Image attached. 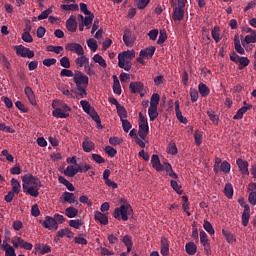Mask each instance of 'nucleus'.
Segmentation results:
<instances>
[{"label":"nucleus","instance_id":"393cba45","mask_svg":"<svg viewBox=\"0 0 256 256\" xmlns=\"http://www.w3.org/2000/svg\"><path fill=\"white\" fill-rule=\"evenodd\" d=\"M16 241H18V247H21V249H25L26 251H31V249H33V244L25 242L21 237H17Z\"/></svg>","mask_w":256,"mask_h":256},{"label":"nucleus","instance_id":"cd10ccee","mask_svg":"<svg viewBox=\"0 0 256 256\" xmlns=\"http://www.w3.org/2000/svg\"><path fill=\"white\" fill-rule=\"evenodd\" d=\"M164 170L172 179H179V176L173 171V167H171V164L169 162H164Z\"/></svg>","mask_w":256,"mask_h":256},{"label":"nucleus","instance_id":"ea45409f","mask_svg":"<svg viewBox=\"0 0 256 256\" xmlns=\"http://www.w3.org/2000/svg\"><path fill=\"white\" fill-rule=\"evenodd\" d=\"M11 185H12V192L19 195V193H21V184H19V181L15 178H12Z\"/></svg>","mask_w":256,"mask_h":256},{"label":"nucleus","instance_id":"7ed1b4c3","mask_svg":"<svg viewBox=\"0 0 256 256\" xmlns=\"http://www.w3.org/2000/svg\"><path fill=\"white\" fill-rule=\"evenodd\" d=\"M129 215L133 217V208L129 204L121 205L120 208H115L113 213L114 219L122 218V221H127Z\"/></svg>","mask_w":256,"mask_h":256},{"label":"nucleus","instance_id":"49530a36","mask_svg":"<svg viewBox=\"0 0 256 256\" xmlns=\"http://www.w3.org/2000/svg\"><path fill=\"white\" fill-rule=\"evenodd\" d=\"M64 175L66 177H75V175H77V171L75 170V167L67 166V168L64 170Z\"/></svg>","mask_w":256,"mask_h":256},{"label":"nucleus","instance_id":"4c0bfd02","mask_svg":"<svg viewBox=\"0 0 256 256\" xmlns=\"http://www.w3.org/2000/svg\"><path fill=\"white\" fill-rule=\"evenodd\" d=\"M93 61L95 63H98L100 67H103V69H107V62H105V59H103V56L99 54H95L93 57Z\"/></svg>","mask_w":256,"mask_h":256},{"label":"nucleus","instance_id":"bb28decb","mask_svg":"<svg viewBox=\"0 0 256 256\" xmlns=\"http://www.w3.org/2000/svg\"><path fill=\"white\" fill-rule=\"evenodd\" d=\"M62 199H64V203H78L74 193L64 192L62 195Z\"/></svg>","mask_w":256,"mask_h":256},{"label":"nucleus","instance_id":"9d476101","mask_svg":"<svg viewBox=\"0 0 256 256\" xmlns=\"http://www.w3.org/2000/svg\"><path fill=\"white\" fill-rule=\"evenodd\" d=\"M66 51H70L71 53H76V55H85V50L83 46L79 43H68L66 45Z\"/></svg>","mask_w":256,"mask_h":256},{"label":"nucleus","instance_id":"603ef678","mask_svg":"<svg viewBox=\"0 0 256 256\" xmlns=\"http://www.w3.org/2000/svg\"><path fill=\"white\" fill-rule=\"evenodd\" d=\"M60 65L61 67H64V69H70L71 68V61L69 60V57L64 56L60 59Z\"/></svg>","mask_w":256,"mask_h":256},{"label":"nucleus","instance_id":"c756f323","mask_svg":"<svg viewBox=\"0 0 256 256\" xmlns=\"http://www.w3.org/2000/svg\"><path fill=\"white\" fill-rule=\"evenodd\" d=\"M52 115L56 117V119H67V117H69V113L63 112L61 108L54 109Z\"/></svg>","mask_w":256,"mask_h":256},{"label":"nucleus","instance_id":"09e8293b","mask_svg":"<svg viewBox=\"0 0 256 256\" xmlns=\"http://www.w3.org/2000/svg\"><path fill=\"white\" fill-rule=\"evenodd\" d=\"M203 227H204L205 231H207V233H209V235H215V229H213V225L211 224V222L205 220Z\"/></svg>","mask_w":256,"mask_h":256},{"label":"nucleus","instance_id":"37998d69","mask_svg":"<svg viewBox=\"0 0 256 256\" xmlns=\"http://www.w3.org/2000/svg\"><path fill=\"white\" fill-rule=\"evenodd\" d=\"M159 101H161V97L159 94L154 93L150 98V107H158Z\"/></svg>","mask_w":256,"mask_h":256},{"label":"nucleus","instance_id":"473e14b6","mask_svg":"<svg viewBox=\"0 0 256 256\" xmlns=\"http://www.w3.org/2000/svg\"><path fill=\"white\" fill-rule=\"evenodd\" d=\"M122 242L127 247V253H131V249H133V240L131 236L125 235L122 239Z\"/></svg>","mask_w":256,"mask_h":256},{"label":"nucleus","instance_id":"5701e85b","mask_svg":"<svg viewBox=\"0 0 256 256\" xmlns=\"http://www.w3.org/2000/svg\"><path fill=\"white\" fill-rule=\"evenodd\" d=\"M155 46L148 47L144 50L140 51V57H147L148 59H151L153 55H155Z\"/></svg>","mask_w":256,"mask_h":256},{"label":"nucleus","instance_id":"3c124183","mask_svg":"<svg viewBox=\"0 0 256 256\" xmlns=\"http://www.w3.org/2000/svg\"><path fill=\"white\" fill-rule=\"evenodd\" d=\"M86 15H88V16H86L84 18V20H82L83 25H85V27H89V25H91L93 23V19H95V14L90 13V14H86Z\"/></svg>","mask_w":256,"mask_h":256},{"label":"nucleus","instance_id":"0e129e2a","mask_svg":"<svg viewBox=\"0 0 256 256\" xmlns=\"http://www.w3.org/2000/svg\"><path fill=\"white\" fill-rule=\"evenodd\" d=\"M212 38L214 39V41H216V43H219V41H221V37L219 36V27L216 26L214 27V29H212Z\"/></svg>","mask_w":256,"mask_h":256},{"label":"nucleus","instance_id":"052dcab7","mask_svg":"<svg viewBox=\"0 0 256 256\" xmlns=\"http://www.w3.org/2000/svg\"><path fill=\"white\" fill-rule=\"evenodd\" d=\"M104 151L109 157H115V155H117V150L112 146H106Z\"/></svg>","mask_w":256,"mask_h":256},{"label":"nucleus","instance_id":"6ab92c4d","mask_svg":"<svg viewBox=\"0 0 256 256\" xmlns=\"http://www.w3.org/2000/svg\"><path fill=\"white\" fill-rule=\"evenodd\" d=\"M24 93L26 97H28V101H30L31 105H37V100L35 99V92H33V89L29 86H27L24 89Z\"/></svg>","mask_w":256,"mask_h":256},{"label":"nucleus","instance_id":"9b49d317","mask_svg":"<svg viewBox=\"0 0 256 256\" xmlns=\"http://www.w3.org/2000/svg\"><path fill=\"white\" fill-rule=\"evenodd\" d=\"M151 164L153 169L157 170L158 172L164 171L165 169V163L163 165L161 164V160L157 154L152 155Z\"/></svg>","mask_w":256,"mask_h":256},{"label":"nucleus","instance_id":"a878e982","mask_svg":"<svg viewBox=\"0 0 256 256\" xmlns=\"http://www.w3.org/2000/svg\"><path fill=\"white\" fill-rule=\"evenodd\" d=\"M234 47L235 51L240 55H245V49L241 46V41L239 40V35L234 36Z\"/></svg>","mask_w":256,"mask_h":256},{"label":"nucleus","instance_id":"4468645a","mask_svg":"<svg viewBox=\"0 0 256 256\" xmlns=\"http://www.w3.org/2000/svg\"><path fill=\"white\" fill-rule=\"evenodd\" d=\"M239 171L242 173V175H248L249 174V162L238 158L236 161Z\"/></svg>","mask_w":256,"mask_h":256},{"label":"nucleus","instance_id":"dca6fc26","mask_svg":"<svg viewBox=\"0 0 256 256\" xmlns=\"http://www.w3.org/2000/svg\"><path fill=\"white\" fill-rule=\"evenodd\" d=\"M130 93H141L145 89L143 82H131L129 85Z\"/></svg>","mask_w":256,"mask_h":256},{"label":"nucleus","instance_id":"680f3d73","mask_svg":"<svg viewBox=\"0 0 256 256\" xmlns=\"http://www.w3.org/2000/svg\"><path fill=\"white\" fill-rule=\"evenodd\" d=\"M138 9H145L151 0H134Z\"/></svg>","mask_w":256,"mask_h":256},{"label":"nucleus","instance_id":"7c9ffc66","mask_svg":"<svg viewBox=\"0 0 256 256\" xmlns=\"http://www.w3.org/2000/svg\"><path fill=\"white\" fill-rule=\"evenodd\" d=\"M185 249L188 255H195V253H197V244L194 242H188Z\"/></svg>","mask_w":256,"mask_h":256},{"label":"nucleus","instance_id":"1a4fd4ad","mask_svg":"<svg viewBox=\"0 0 256 256\" xmlns=\"http://www.w3.org/2000/svg\"><path fill=\"white\" fill-rule=\"evenodd\" d=\"M42 226L45 229L49 230L55 229V231H57V229H59V224L57 223V220L51 216H46L45 221H42Z\"/></svg>","mask_w":256,"mask_h":256},{"label":"nucleus","instance_id":"c85d7f7f","mask_svg":"<svg viewBox=\"0 0 256 256\" xmlns=\"http://www.w3.org/2000/svg\"><path fill=\"white\" fill-rule=\"evenodd\" d=\"M24 193H27L28 195H31V197H39V186H31L27 187L25 190H23Z\"/></svg>","mask_w":256,"mask_h":256},{"label":"nucleus","instance_id":"72a5a7b5","mask_svg":"<svg viewBox=\"0 0 256 256\" xmlns=\"http://www.w3.org/2000/svg\"><path fill=\"white\" fill-rule=\"evenodd\" d=\"M65 215L66 217H69V219H73L79 215V210H77L75 207H68L65 209Z\"/></svg>","mask_w":256,"mask_h":256},{"label":"nucleus","instance_id":"e2e57ef3","mask_svg":"<svg viewBox=\"0 0 256 256\" xmlns=\"http://www.w3.org/2000/svg\"><path fill=\"white\" fill-rule=\"evenodd\" d=\"M220 171L223 173H229V171H231V164L227 161L222 162L220 165Z\"/></svg>","mask_w":256,"mask_h":256},{"label":"nucleus","instance_id":"f704fd0d","mask_svg":"<svg viewBox=\"0 0 256 256\" xmlns=\"http://www.w3.org/2000/svg\"><path fill=\"white\" fill-rule=\"evenodd\" d=\"M175 111H176V116L178 121H180V123H187V118L183 117V114L181 113V110L179 109V101L175 102Z\"/></svg>","mask_w":256,"mask_h":256},{"label":"nucleus","instance_id":"e433bc0d","mask_svg":"<svg viewBox=\"0 0 256 256\" xmlns=\"http://www.w3.org/2000/svg\"><path fill=\"white\" fill-rule=\"evenodd\" d=\"M148 114L150 117V121H155V119L159 117V112H157V106H150L148 109Z\"/></svg>","mask_w":256,"mask_h":256},{"label":"nucleus","instance_id":"de8ad7c7","mask_svg":"<svg viewBox=\"0 0 256 256\" xmlns=\"http://www.w3.org/2000/svg\"><path fill=\"white\" fill-rule=\"evenodd\" d=\"M61 9H63V11H79V5L77 4H62L61 5Z\"/></svg>","mask_w":256,"mask_h":256},{"label":"nucleus","instance_id":"6e6552de","mask_svg":"<svg viewBox=\"0 0 256 256\" xmlns=\"http://www.w3.org/2000/svg\"><path fill=\"white\" fill-rule=\"evenodd\" d=\"M200 243L204 247L206 255H211V243H209V238L205 231H200Z\"/></svg>","mask_w":256,"mask_h":256},{"label":"nucleus","instance_id":"423d86ee","mask_svg":"<svg viewBox=\"0 0 256 256\" xmlns=\"http://www.w3.org/2000/svg\"><path fill=\"white\" fill-rule=\"evenodd\" d=\"M14 50L19 57H28V59H33V57H35V52L29 48H25L23 45L14 46Z\"/></svg>","mask_w":256,"mask_h":256},{"label":"nucleus","instance_id":"ddd939ff","mask_svg":"<svg viewBox=\"0 0 256 256\" xmlns=\"http://www.w3.org/2000/svg\"><path fill=\"white\" fill-rule=\"evenodd\" d=\"M82 149L85 153H91V151H95V144L93 141H91V139H89V136L84 138Z\"/></svg>","mask_w":256,"mask_h":256},{"label":"nucleus","instance_id":"2f4dec72","mask_svg":"<svg viewBox=\"0 0 256 256\" xmlns=\"http://www.w3.org/2000/svg\"><path fill=\"white\" fill-rule=\"evenodd\" d=\"M58 181L59 183H62V185H65L68 191H75V186H73V184L69 182V180H67L65 177L59 176Z\"/></svg>","mask_w":256,"mask_h":256},{"label":"nucleus","instance_id":"8fccbe9b","mask_svg":"<svg viewBox=\"0 0 256 256\" xmlns=\"http://www.w3.org/2000/svg\"><path fill=\"white\" fill-rule=\"evenodd\" d=\"M245 43L247 45L251 44V43H256V33L251 34V35H247L244 38V41H242V45H245Z\"/></svg>","mask_w":256,"mask_h":256},{"label":"nucleus","instance_id":"20e7f679","mask_svg":"<svg viewBox=\"0 0 256 256\" xmlns=\"http://www.w3.org/2000/svg\"><path fill=\"white\" fill-rule=\"evenodd\" d=\"M22 181H23V185H22V189L23 191H25V189H27V187L29 185H32L33 187L39 186V187H43V184L41 183V180H39V178L33 176V174H25L24 176H22Z\"/></svg>","mask_w":256,"mask_h":256},{"label":"nucleus","instance_id":"f03ea898","mask_svg":"<svg viewBox=\"0 0 256 256\" xmlns=\"http://www.w3.org/2000/svg\"><path fill=\"white\" fill-rule=\"evenodd\" d=\"M131 59H135V50H127L118 54V67L124 71H131Z\"/></svg>","mask_w":256,"mask_h":256},{"label":"nucleus","instance_id":"412c9836","mask_svg":"<svg viewBox=\"0 0 256 256\" xmlns=\"http://www.w3.org/2000/svg\"><path fill=\"white\" fill-rule=\"evenodd\" d=\"M161 255L167 256L169 255V240L165 237L161 238Z\"/></svg>","mask_w":256,"mask_h":256},{"label":"nucleus","instance_id":"338daca9","mask_svg":"<svg viewBox=\"0 0 256 256\" xmlns=\"http://www.w3.org/2000/svg\"><path fill=\"white\" fill-rule=\"evenodd\" d=\"M109 143L114 146L121 145L123 143V139L119 137H110Z\"/></svg>","mask_w":256,"mask_h":256},{"label":"nucleus","instance_id":"aec40b11","mask_svg":"<svg viewBox=\"0 0 256 256\" xmlns=\"http://www.w3.org/2000/svg\"><path fill=\"white\" fill-rule=\"evenodd\" d=\"M76 67L79 69L81 67H85V65H89V58L85 56V54L80 55V57L76 58L74 61Z\"/></svg>","mask_w":256,"mask_h":256},{"label":"nucleus","instance_id":"a211bd4d","mask_svg":"<svg viewBox=\"0 0 256 256\" xmlns=\"http://www.w3.org/2000/svg\"><path fill=\"white\" fill-rule=\"evenodd\" d=\"M138 135L143 141H145L147 139V135H149V124H139Z\"/></svg>","mask_w":256,"mask_h":256},{"label":"nucleus","instance_id":"bf43d9fd","mask_svg":"<svg viewBox=\"0 0 256 256\" xmlns=\"http://www.w3.org/2000/svg\"><path fill=\"white\" fill-rule=\"evenodd\" d=\"M194 139L197 147H199L203 143V134L199 132L198 130L194 133Z\"/></svg>","mask_w":256,"mask_h":256},{"label":"nucleus","instance_id":"5fc2aeb1","mask_svg":"<svg viewBox=\"0 0 256 256\" xmlns=\"http://www.w3.org/2000/svg\"><path fill=\"white\" fill-rule=\"evenodd\" d=\"M87 45L88 47L91 49V51H97L99 45H97V40H95L94 38H90L89 40H87Z\"/></svg>","mask_w":256,"mask_h":256},{"label":"nucleus","instance_id":"4d7b16f0","mask_svg":"<svg viewBox=\"0 0 256 256\" xmlns=\"http://www.w3.org/2000/svg\"><path fill=\"white\" fill-rule=\"evenodd\" d=\"M165 41H167V31L160 30V35H159V38L157 40V44L158 45H163V43H165Z\"/></svg>","mask_w":256,"mask_h":256},{"label":"nucleus","instance_id":"f257e3e1","mask_svg":"<svg viewBox=\"0 0 256 256\" xmlns=\"http://www.w3.org/2000/svg\"><path fill=\"white\" fill-rule=\"evenodd\" d=\"M73 81L76 85V89L72 90V93L76 95V99H84L87 97V87H89V76L85 73L76 70L74 72Z\"/></svg>","mask_w":256,"mask_h":256},{"label":"nucleus","instance_id":"4be33fe9","mask_svg":"<svg viewBox=\"0 0 256 256\" xmlns=\"http://www.w3.org/2000/svg\"><path fill=\"white\" fill-rule=\"evenodd\" d=\"M87 115H90V117L95 121L97 124L98 129H103V125H101V117H99V114H97V111L95 109L90 110Z\"/></svg>","mask_w":256,"mask_h":256},{"label":"nucleus","instance_id":"c03bdc74","mask_svg":"<svg viewBox=\"0 0 256 256\" xmlns=\"http://www.w3.org/2000/svg\"><path fill=\"white\" fill-rule=\"evenodd\" d=\"M118 116L120 117V121L127 119V110L123 106H118L117 108Z\"/></svg>","mask_w":256,"mask_h":256},{"label":"nucleus","instance_id":"a19ab883","mask_svg":"<svg viewBox=\"0 0 256 256\" xmlns=\"http://www.w3.org/2000/svg\"><path fill=\"white\" fill-rule=\"evenodd\" d=\"M222 234L224 235L227 243H235L237 241L235 236L231 232H229L225 229L222 230Z\"/></svg>","mask_w":256,"mask_h":256},{"label":"nucleus","instance_id":"2eb2a0df","mask_svg":"<svg viewBox=\"0 0 256 256\" xmlns=\"http://www.w3.org/2000/svg\"><path fill=\"white\" fill-rule=\"evenodd\" d=\"M95 221H99L100 225H109V217L107 214H103L100 211H96L94 214Z\"/></svg>","mask_w":256,"mask_h":256},{"label":"nucleus","instance_id":"79ce46f5","mask_svg":"<svg viewBox=\"0 0 256 256\" xmlns=\"http://www.w3.org/2000/svg\"><path fill=\"white\" fill-rule=\"evenodd\" d=\"M57 236L58 237H68V239H71V237H73V233L71 232V230L69 228H65V229H61L57 232Z\"/></svg>","mask_w":256,"mask_h":256},{"label":"nucleus","instance_id":"69168bd1","mask_svg":"<svg viewBox=\"0 0 256 256\" xmlns=\"http://www.w3.org/2000/svg\"><path fill=\"white\" fill-rule=\"evenodd\" d=\"M80 105H81L83 111H85V113H89L90 112L91 104H89V101L82 100V101H80Z\"/></svg>","mask_w":256,"mask_h":256},{"label":"nucleus","instance_id":"774afa93","mask_svg":"<svg viewBox=\"0 0 256 256\" xmlns=\"http://www.w3.org/2000/svg\"><path fill=\"white\" fill-rule=\"evenodd\" d=\"M248 202L250 205H256V191L250 192L248 196Z\"/></svg>","mask_w":256,"mask_h":256},{"label":"nucleus","instance_id":"a18cd8bd","mask_svg":"<svg viewBox=\"0 0 256 256\" xmlns=\"http://www.w3.org/2000/svg\"><path fill=\"white\" fill-rule=\"evenodd\" d=\"M224 194L226 195V197H228V199L233 198V185H231V183H227L225 185Z\"/></svg>","mask_w":256,"mask_h":256},{"label":"nucleus","instance_id":"b1692460","mask_svg":"<svg viewBox=\"0 0 256 256\" xmlns=\"http://www.w3.org/2000/svg\"><path fill=\"white\" fill-rule=\"evenodd\" d=\"M250 109H253V105H247V106L240 108L237 111L236 115H234L233 119L234 120L243 119V115H245V112L249 111Z\"/></svg>","mask_w":256,"mask_h":256},{"label":"nucleus","instance_id":"f3484780","mask_svg":"<svg viewBox=\"0 0 256 256\" xmlns=\"http://www.w3.org/2000/svg\"><path fill=\"white\" fill-rule=\"evenodd\" d=\"M66 28L71 33H75V31H77V18L75 16H70V18L66 21Z\"/></svg>","mask_w":256,"mask_h":256},{"label":"nucleus","instance_id":"c9c22d12","mask_svg":"<svg viewBox=\"0 0 256 256\" xmlns=\"http://www.w3.org/2000/svg\"><path fill=\"white\" fill-rule=\"evenodd\" d=\"M198 91L202 97H207L210 93L209 87H207L203 82L198 85Z\"/></svg>","mask_w":256,"mask_h":256},{"label":"nucleus","instance_id":"864d4df0","mask_svg":"<svg viewBox=\"0 0 256 256\" xmlns=\"http://www.w3.org/2000/svg\"><path fill=\"white\" fill-rule=\"evenodd\" d=\"M207 115L210 121L214 123V125H217V123H219V116L215 115V112L213 110H208Z\"/></svg>","mask_w":256,"mask_h":256},{"label":"nucleus","instance_id":"58836bf2","mask_svg":"<svg viewBox=\"0 0 256 256\" xmlns=\"http://www.w3.org/2000/svg\"><path fill=\"white\" fill-rule=\"evenodd\" d=\"M182 209L185 211L188 217H191V212L189 211V197L186 195L182 196Z\"/></svg>","mask_w":256,"mask_h":256},{"label":"nucleus","instance_id":"6e6d98bb","mask_svg":"<svg viewBox=\"0 0 256 256\" xmlns=\"http://www.w3.org/2000/svg\"><path fill=\"white\" fill-rule=\"evenodd\" d=\"M46 50L50 51L51 53H56L57 55H59V53H61L63 51V47L49 45L46 47Z\"/></svg>","mask_w":256,"mask_h":256},{"label":"nucleus","instance_id":"0eeeda50","mask_svg":"<svg viewBox=\"0 0 256 256\" xmlns=\"http://www.w3.org/2000/svg\"><path fill=\"white\" fill-rule=\"evenodd\" d=\"M136 40H137V38L135 37V35L133 34V32L131 30L126 29L124 31L123 41H124L126 47H133V45H135Z\"/></svg>","mask_w":256,"mask_h":256},{"label":"nucleus","instance_id":"13d9d810","mask_svg":"<svg viewBox=\"0 0 256 256\" xmlns=\"http://www.w3.org/2000/svg\"><path fill=\"white\" fill-rule=\"evenodd\" d=\"M239 66H238V69H245V67H247L250 63L249 61V58L247 57H240V60H239Z\"/></svg>","mask_w":256,"mask_h":256},{"label":"nucleus","instance_id":"f8f14e48","mask_svg":"<svg viewBox=\"0 0 256 256\" xmlns=\"http://www.w3.org/2000/svg\"><path fill=\"white\" fill-rule=\"evenodd\" d=\"M181 6H175L174 11L172 13V19L174 21H183L185 17V10Z\"/></svg>","mask_w":256,"mask_h":256},{"label":"nucleus","instance_id":"39448f33","mask_svg":"<svg viewBox=\"0 0 256 256\" xmlns=\"http://www.w3.org/2000/svg\"><path fill=\"white\" fill-rule=\"evenodd\" d=\"M238 203L241 205V207H244V212L242 214V225L247 227V225H249V219H251V208L248 204H245V198H239Z\"/></svg>","mask_w":256,"mask_h":256}]
</instances>
